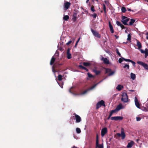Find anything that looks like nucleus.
<instances>
[{
	"mask_svg": "<svg viewBox=\"0 0 148 148\" xmlns=\"http://www.w3.org/2000/svg\"><path fill=\"white\" fill-rule=\"evenodd\" d=\"M96 86H97V84L96 85H95L91 87L90 88L86 90L85 91H84V92L81 93L79 94H75L74 93L71 92V88L69 89V92L71 93H72V94H73L74 95H84L87 94L88 93V92L89 91L93 89V88H95V87Z\"/></svg>",
	"mask_w": 148,
	"mask_h": 148,
	"instance_id": "obj_1",
	"label": "nucleus"
},
{
	"mask_svg": "<svg viewBox=\"0 0 148 148\" xmlns=\"http://www.w3.org/2000/svg\"><path fill=\"white\" fill-rule=\"evenodd\" d=\"M125 134L124 132V130L123 128H122L121 130V133H116L114 136L115 138L118 139V138L121 137V139L123 140L125 139Z\"/></svg>",
	"mask_w": 148,
	"mask_h": 148,
	"instance_id": "obj_2",
	"label": "nucleus"
},
{
	"mask_svg": "<svg viewBox=\"0 0 148 148\" xmlns=\"http://www.w3.org/2000/svg\"><path fill=\"white\" fill-rule=\"evenodd\" d=\"M121 100L124 103H126L128 101V97L127 93H123L122 95Z\"/></svg>",
	"mask_w": 148,
	"mask_h": 148,
	"instance_id": "obj_3",
	"label": "nucleus"
},
{
	"mask_svg": "<svg viewBox=\"0 0 148 148\" xmlns=\"http://www.w3.org/2000/svg\"><path fill=\"white\" fill-rule=\"evenodd\" d=\"M115 71H112L110 69H105V73H106L108 74L109 76H110L113 75L115 73Z\"/></svg>",
	"mask_w": 148,
	"mask_h": 148,
	"instance_id": "obj_4",
	"label": "nucleus"
},
{
	"mask_svg": "<svg viewBox=\"0 0 148 148\" xmlns=\"http://www.w3.org/2000/svg\"><path fill=\"white\" fill-rule=\"evenodd\" d=\"M129 19L127 17L125 16H123L122 17V20L121 21L125 25H128V24H127V22L129 21Z\"/></svg>",
	"mask_w": 148,
	"mask_h": 148,
	"instance_id": "obj_5",
	"label": "nucleus"
},
{
	"mask_svg": "<svg viewBox=\"0 0 148 148\" xmlns=\"http://www.w3.org/2000/svg\"><path fill=\"white\" fill-rule=\"evenodd\" d=\"M138 64L143 66L145 69L148 70V65L143 62L140 61H138L137 62Z\"/></svg>",
	"mask_w": 148,
	"mask_h": 148,
	"instance_id": "obj_6",
	"label": "nucleus"
},
{
	"mask_svg": "<svg viewBox=\"0 0 148 148\" xmlns=\"http://www.w3.org/2000/svg\"><path fill=\"white\" fill-rule=\"evenodd\" d=\"M123 119V117L121 116H116L111 117V120L115 121H121Z\"/></svg>",
	"mask_w": 148,
	"mask_h": 148,
	"instance_id": "obj_7",
	"label": "nucleus"
},
{
	"mask_svg": "<svg viewBox=\"0 0 148 148\" xmlns=\"http://www.w3.org/2000/svg\"><path fill=\"white\" fill-rule=\"evenodd\" d=\"M101 106H105L104 102L102 100L98 102L97 104L96 108L98 109Z\"/></svg>",
	"mask_w": 148,
	"mask_h": 148,
	"instance_id": "obj_8",
	"label": "nucleus"
},
{
	"mask_svg": "<svg viewBox=\"0 0 148 148\" xmlns=\"http://www.w3.org/2000/svg\"><path fill=\"white\" fill-rule=\"evenodd\" d=\"M91 31L95 37L100 38L101 36L99 33L96 31L93 30L92 29H91Z\"/></svg>",
	"mask_w": 148,
	"mask_h": 148,
	"instance_id": "obj_9",
	"label": "nucleus"
},
{
	"mask_svg": "<svg viewBox=\"0 0 148 148\" xmlns=\"http://www.w3.org/2000/svg\"><path fill=\"white\" fill-rule=\"evenodd\" d=\"M134 102L136 106L138 108H140V104L136 97H134Z\"/></svg>",
	"mask_w": 148,
	"mask_h": 148,
	"instance_id": "obj_10",
	"label": "nucleus"
},
{
	"mask_svg": "<svg viewBox=\"0 0 148 148\" xmlns=\"http://www.w3.org/2000/svg\"><path fill=\"white\" fill-rule=\"evenodd\" d=\"M107 129L106 127L103 128L101 130V135L102 137L107 132Z\"/></svg>",
	"mask_w": 148,
	"mask_h": 148,
	"instance_id": "obj_11",
	"label": "nucleus"
},
{
	"mask_svg": "<svg viewBox=\"0 0 148 148\" xmlns=\"http://www.w3.org/2000/svg\"><path fill=\"white\" fill-rule=\"evenodd\" d=\"M71 5V3L68 2L66 1L64 3V9L65 10H66L69 8Z\"/></svg>",
	"mask_w": 148,
	"mask_h": 148,
	"instance_id": "obj_12",
	"label": "nucleus"
},
{
	"mask_svg": "<svg viewBox=\"0 0 148 148\" xmlns=\"http://www.w3.org/2000/svg\"><path fill=\"white\" fill-rule=\"evenodd\" d=\"M66 57L68 59H70L71 58V55L70 52V49L68 48L67 51Z\"/></svg>",
	"mask_w": 148,
	"mask_h": 148,
	"instance_id": "obj_13",
	"label": "nucleus"
},
{
	"mask_svg": "<svg viewBox=\"0 0 148 148\" xmlns=\"http://www.w3.org/2000/svg\"><path fill=\"white\" fill-rule=\"evenodd\" d=\"M75 117L76 119V123H79L81 121V117L78 115L75 114Z\"/></svg>",
	"mask_w": 148,
	"mask_h": 148,
	"instance_id": "obj_14",
	"label": "nucleus"
},
{
	"mask_svg": "<svg viewBox=\"0 0 148 148\" xmlns=\"http://www.w3.org/2000/svg\"><path fill=\"white\" fill-rule=\"evenodd\" d=\"M101 60L103 61L104 63L106 64H109V60L106 58H104L103 57H102L101 58Z\"/></svg>",
	"mask_w": 148,
	"mask_h": 148,
	"instance_id": "obj_15",
	"label": "nucleus"
},
{
	"mask_svg": "<svg viewBox=\"0 0 148 148\" xmlns=\"http://www.w3.org/2000/svg\"><path fill=\"white\" fill-rule=\"evenodd\" d=\"M122 108V104H119L114 110H112L111 111H117L120 110Z\"/></svg>",
	"mask_w": 148,
	"mask_h": 148,
	"instance_id": "obj_16",
	"label": "nucleus"
},
{
	"mask_svg": "<svg viewBox=\"0 0 148 148\" xmlns=\"http://www.w3.org/2000/svg\"><path fill=\"white\" fill-rule=\"evenodd\" d=\"M134 144V142L133 141H131L130 143H128L126 147L127 148H131Z\"/></svg>",
	"mask_w": 148,
	"mask_h": 148,
	"instance_id": "obj_17",
	"label": "nucleus"
},
{
	"mask_svg": "<svg viewBox=\"0 0 148 148\" xmlns=\"http://www.w3.org/2000/svg\"><path fill=\"white\" fill-rule=\"evenodd\" d=\"M122 58L123 59V60H124L125 61L129 62H132L134 66H135V63L134 62L132 61V60L129 59H125L123 57H122Z\"/></svg>",
	"mask_w": 148,
	"mask_h": 148,
	"instance_id": "obj_18",
	"label": "nucleus"
},
{
	"mask_svg": "<svg viewBox=\"0 0 148 148\" xmlns=\"http://www.w3.org/2000/svg\"><path fill=\"white\" fill-rule=\"evenodd\" d=\"M116 24L118 26H120L122 29L125 28V27L121 23L118 21H116Z\"/></svg>",
	"mask_w": 148,
	"mask_h": 148,
	"instance_id": "obj_19",
	"label": "nucleus"
},
{
	"mask_svg": "<svg viewBox=\"0 0 148 148\" xmlns=\"http://www.w3.org/2000/svg\"><path fill=\"white\" fill-rule=\"evenodd\" d=\"M109 24L110 31L112 33H113L114 32V30L112 26V25L110 21L109 22Z\"/></svg>",
	"mask_w": 148,
	"mask_h": 148,
	"instance_id": "obj_20",
	"label": "nucleus"
},
{
	"mask_svg": "<svg viewBox=\"0 0 148 148\" xmlns=\"http://www.w3.org/2000/svg\"><path fill=\"white\" fill-rule=\"evenodd\" d=\"M136 41L137 45L138 47V49H140L142 47L141 44L138 40H136Z\"/></svg>",
	"mask_w": 148,
	"mask_h": 148,
	"instance_id": "obj_21",
	"label": "nucleus"
},
{
	"mask_svg": "<svg viewBox=\"0 0 148 148\" xmlns=\"http://www.w3.org/2000/svg\"><path fill=\"white\" fill-rule=\"evenodd\" d=\"M130 78L132 80H134L136 78L135 74L132 73H131Z\"/></svg>",
	"mask_w": 148,
	"mask_h": 148,
	"instance_id": "obj_22",
	"label": "nucleus"
},
{
	"mask_svg": "<svg viewBox=\"0 0 148 148\" xmlns=\"http://www.w3.org/2000/svg\"><path fill=\"white\" fill-rule=\"evenodd\" d=\"M77 14L76 12H75L73 13V18H72L73 20L74 21H75L77 19Z\"/></svg>",
	"mask_w": 148,
	"mask_h": 148,
	"instance_id": "obj_23",
	"label": "nucleus"
},
{
	"mask_svg": "<svg viewBox=\"0 0 148 148\" xmlns=\"http://www.w3.org/2000/svg\"><path fill=\"white\" fill-rule=\"evenodd\" d=\"M123 86L121 85H119L116 87V89L119 91L121 90L123 88Z\"/></svg>",
	"mask_w": 148,
	"mask_h": 148,
	"instance_id": "obj_24",
	"label": "nucleus"
},
{
	"mask_svg": "<svg viewBox=\"0 0 148 148\" xmlns=\"http://www.w3.org/2000/svg\"><path fill=\"white\" fill-rule=\"evenodd\" d=\"M135 20L133 19H130V22L128 25H132L135 22Z\"/></svg>",
	"mask_w": 148,
	"mask_h": 148,
	"instance_id": "obj_25",
	"label": "nucleus"
},
{
	"mask_svg": "<svg viewBox=\"0 0 148 148\" xmlns=\"http://www.w3.org/2000/svg\"><path fill=\"white\" fill-rule=\"evenodd\" d=\"M55 60V59L54 57H53L52 58H51L50 62V64L51 65H52L53 64Z\"/></svg>",
	"mask_w": 148,
	"mask_h": 148,
	"instance_id": "obj_26",
	"label": "nucleus"
},
{
	"mask_svg": "<svg viewBox=\"0 0 148 148\" xmlns=\"http://www.w3.org/2000/svg\"><path fill=\"white\" fill-rule=\"evenodd\" d=\"M63 19L64 20L67 21L69 19V16L68 15H64Z\"/></svg>",
	"mask_w": 148,
	"mask_h": 148,
	"instance_id": "obj_27",
	"label": "nucleus"
},
{
	"mask_svg": "<svg viewBox=\"0 0 148 148\" xmlns=\"http://www.w3.org/2000/svg\"><path fill=\"white\" fill-rule=\"evenodd\" d=\"M93 71L97 75H98L100 73V71H99L97 70L96 69H94V70H93Z\"/></svg>",
	"mask_w": 148,
	"mask_h": 148,
	"instance_id": "obj_28",
	"label": "nucleus"
},
{
	"mask_svg": "<svg viewBox=\"0 0 148 148\" xmlns=\"http://www.w3.org/2000/svg\"><path fill=\"white\" fill-rule=\"evenodd\" d=\"M115 112H110L108 117L107 118V120H108L110 119V118H111V116Z\"/></svg>",
	"mask_w": 148,
	"mask_h": 148,
	"instance_id": "obj_29",
	"label": "nucleus"
},
{
	"mask_svg": "<svg viewBox=\"0 0 148 148\" xmlns=\"http://www.w3.org/2000/svg\"><path fill=\"white\" fill-rule=\"evenodd\" d=\"M59 52L58 51H56L53 57H55L56 58H57V57H58V56H59Z\"/></svg>",
	"mask_w": 148,
	"mask_h": 148,
	"instance_id": "obj_30",
	"label": "nucleus"
},
{
	"mask_svg": "<svg viewBox=\"0 0 148 148\" xmlns=\"http://www.w3.org/2000/svg\"><path fill=\"white\" fill-rule=\"evenodd\" d=\"M145 58H146L148 56V49H145Z\"/></svg>",
	"mask_w": 148,
	"mask_h": 148,
	"instance_id": "obj_31",
	"label": "nucleus"
},
{
	"mask_svg": "<svg viewBox=\"0 0 148 148\" xmlns=\"http://www.w3.org/2000/svg\"><path fill=\"white\" fill-rule=\"evenodd\" d=\"M96 146L98 147L99 148H103V144H98L97 146L96 145Z\"/></svg>",
	"mask_w": 148,
	"mask_h": 148,
	"instance_id": "obj_32",
	"label": "nucleus"
},
{
	"mask_svg": "<svg viewBox=\"0 0 148 148\" xmlns=\"http://www.w3.org/2000/svg\"><path fill=\"white\" fill-rule=\"evenodd\" d=\"M121 10L122 12L123 13L125 12L126 11V8L124 7H123L121 8Z\"/></svg>",
	"mask_w": 148,
	"mask_h": 148,
	"instance_id": "obj_33",
	"label": "nucleus"
},
{
	"mask_svg": "<svg viewBox=\"0 0 148 148\" xmlns=\"http://www.w3.org/2000/svg\"><path fill=\"white\" fill-rule=\"evenodd\" d=\"M76 131L77 133L79 134L81 132V130L80 128H76Z\"/></svg>",
	"mask_w": 148,
	"mask_h": 148,
	"instance_id": "obj_34",
	"label": "nucleus"
},
{
	"mask_svg": "<svg viewBox=\"0 0 148 148\" xmlns=\"http://www.w3.org/2000/svg\"><path fill=\"white\" fill-rule=\"evenodd\" d=\"M98 143H99L98 136V135L97 134L96 144L97 146L98 144Z\"/></svg>",
	"mask_w": 148,
	"mask_h": 148,
	"instance_id": "obj_35",
	"label": "nucleus"
},
{
	"mask_svg": "<svg viewBox=\"0 0 148 148\" xmlns=\"http://www.w3.org/2000/svg\"><path fill=\"white\" fill-rule=\"evenodd\" d=\"M131 39V36L130 34H129L127 35V40L128 41H130Z\"/></svg>",
	"mask_w": 148,
	"mask_h": 148,
	"instance_id": "obj_36",
	"label": "nucleus"
},
{
	"mask_svg": "<svg viewBox=\"0 0 148 148\" xmlns=\"http://www.w3.org/2000/svg\"><path fill=\"white\" fill-rule=\"evenodd\" d=\"M116 53L117 54L119 55V56L120 57H121V54L120 52H119L118 49H116Z\"/></svg>",
	"mask_w": 148,
	"mask_h": 148,
	"instance_id": "obj_37",
	"label": "nucleus"
},
{
	"mask_svg": "<svg viewBox=\"0 0 148 148\" xmlns=\"http://www.w3.org/2000/svg\"><path fill=\"white\" fill-rule=\"evenodd\" d=\"M83 64L85 66H87L90 65V63L88 62H84L83 63Z\"/></svg>",
	"mask_w": 148,
	"mask_h": 148,
	"instance_id": "obj_38",
	"label": "nucleus"
},
{
	"mask_svg": "<svg viewBox=\"0 0 148 148\" xmlns=\"http://www.w3.org/2000/svg\"><path fill=\"white\" fill-rule=\"evenodd\" d=\"M62 76L61 75H59L58 76V80L59 81L62 80Z\"/></svg>",
	"mask_w": 148,
	"mask_h": 148,
	"instance_id": "obj_39",
	"label": "nucleus"
},
{
	"mask_svg": "<svg viewBox=\"0 0 148 148\" xmlns=\"http://www.w3.org/2000/svg\"><path fill=\"white\" fill-rule=\"evenodd\" d=\"M97 14L96 13H94L92 15V16L93 17V18H95L97 17Z\"/></svg>",
	"mask_w": 148,
	"mask_h": 148,
	"instance_id": "obj_40",
	"label": "nucleus"
},
{
	"mask_svg": "<svg viewBox=\"0 0 148 148\" xmlns=\"http://www.w3.org/2000/svg\"><path fill=\"white\" fill-rule=\"evenodd\" d=\"M87 74H88V77H89L90 78H92V77H93V75L91 74H90V73H87Z\"/></svg>",
	"mask_w": 148,
	"mask_h": 148,
	"instance_id": "obj_41",
	"label": "nucleus"
},
{
	"mask_svg": "<svg viewBox=\"0 0 148 148\" xmlns=\"http://www.w3.org/2000/svg\"><path fill=\"white\" fill-rule=\"evenodd\" d=\"M123 68H127V69H129V66L128 64H126L124 66Z\"/></svg>",
	"mask_w": 148,
	"mask_h": 148,
	"instance_id": "obj_42",
	"label": "nucleus"
},
{
	"mask_svg": "<svg viewBox=\"0 0 148 148\" xmlns=\"http://www.w3.org/2000/svg\"><path fill=\"white\" fill-rule=\"evenodd\" d=\"M80 38L79 37L78 39V40L76 42V43H75V47H76L77 45V44L79 42V40H80Z\"/></svg>",
	"mask_w": 148,
	"mask_h": 148,
	"instance_id": "obj_43",
	"label": "nucleus"
},
{
	"mask_svg": "<svg viewBox=\"0 0 148 148\" xmlns=\"http://www.w3.org/2000/svg\"><path fill=\"white\" fill-rule=\"evenodd\" d=\"M103 10L104 11L105 13H106V7L105 5L104 4H103Z\"/></svg>",
	"mask_w": 148,
	"mask_h": 148,
	"instance_id": "obj_44",
	"label": "nucleus"
},
{
	"mask_svg": "<svg viewBox=\"0 0 148 148\" xmlns=\"http://www.w3.org/2000/svg\"><path fill=\"white\" fill-rule=\"evenodd\" d=\"M91 10L94 12L95 11V10L94 8V7L93 6H92L91 8Z\"/></svg>",
	"mask_w": 148,
	"mask_h": 148,
	"instance_id": "obj_45",
	"label": "nucleus"
},
{
	"mask_svg": "<svg viewBox=\"0 0 148 148\" xmlns=\"http://www.w3.org/2000/svg\"><path fill=\"white\" fill-rule=\"evenodd\" d=\"M121 58L122 57H121ZM123 59L121 58H120L119 60V63H121L123 61Z\"/></svg>",
	"mask_w": 148,
	"mask_h": 148,
	"instance_id": "obj_46",
	"label": "nucleus"
},
{
	"mask_svg": "<svg viewBox=\"0 0 148 148\" xmlns=\"http://www.w3.org/2000/svg\"><path fill=\"white\" fill-rule=\"evenodd\" d=\"M139 50L142 53L145 54V51H144V50H143L142 49H139Z\"/></svg>",
	"mask_w": 148,
	"mask_h": 148,
	"instance_id": "obj_47",
	"label": "nucleus"
},
{
	"mask_svg": "<svg viewBox=\"0 0 148 148\" xmlns=\"http://www.w3.org/2000/svg\"><path fill=\"white\" fill-rule=\"evenodd\" d=\"M72 42V41L71 40H70L69 41L66 43V45H69V44H70Z\"/></svg>",
	"mask_w": 148,
	"mask_h": 148,
	"instance_id": "obj_48",
	"label": "nucleus"
},
{
	"mask_svg": "<svg viewBox=\"0 0 148 148\" xmlns=\"http://www.w3.org/2000/svg\"><path fill=\"white\" fill-rule=\"evenodd\" d=\"M106 77H105V78H104L103 79H102V80L101 81H100L99 82H98V83L95 84V85H96L97 84V85H98V84H99L100 83H101V82H102L104 79H106Z\"/></svg>",
	"mask_w": 148,
	"mask_h": 148,
	"instance_id": "obj_49",
	"label": "nucleus"
},
{
	"mask_svg": "<svg viewBox=\"0 0 148 148\" xmlns=\"http://www.w3.org/2000/svg\"><path fill=\"white\" fill-rule=\"evenodd\" d=\"M106 77H105V78H104L103 79H102V80L101 81H100L99 82H98V83L95 84V85H96L97 84V85H98V84H99L100 83H101V82H102L104 79H106Z\"/></svg>",
	"mask_w": 148,
	"mask_h": 148,
	"instance_id": "obj_50",
	"label": "nucleus"
},
{
	"mask_svg": "<svg viewBox=\"0 0 148 148\" xmlns=\"http://www.w3.org/2000/svg\"><path fill=\"white\" fill-rule=\"evenodd\" d=\"M106 77H105V78H104L103 79H102V80L101 81H100L99 82H98V83L95 84V85H96L97 84V85H98V84H99L100 83H101V82H102L104 79H106Z\"/></svg>",
	"mask_w": 148,
	"mask_h": 148,
	"instance_id": "obj_51",
	"label": "nucleus"
},
{
	"mask_svg": "<svg viewBox=\"0 0 148 148\" xmlns=\"http://www.w3.org/2000/svg\"><path fill=\"white\" fill-rule=\"evenodd\" d=\"M106 77H105V78H104L103 79H102V80L101 81H100L99 82H98V83L95 84V85H96L97 84V85H98V84H99L100 83H101V82H102L104 79H106Z\"/></svg>",
	"mask_w": 148,
	"mask_h": 148,
	"instance_id": "obj_52",
	"label": "nucleus"
},
{
	"mask_svg": "<svg viewBox=\"0 0 148 148\" xmlns=\"http://www.w3.org/2000/svg\"><path fill=\"white\" fill-rule=\"evenodd\" d=\"M106 77H105V78H104L103 79H102V80L101 81H100L99 82H98V83L95 84V85H96L97 84V85H98V84H99L100 83H101V82H102L104 79H106Z\"/></svg>",
	"mask_w": 148,
	"mask_h": 148,
	"instance_id": "obj_53",
	"label": "nucleus"
},
{
	"mask_svg": "<svg viewBox=\"0 0 148 148\" xmlns=\"http://www.w3.org/2000/svg\"><path fill=\"white\" fill-rule=\"evenodd\" d=\"M136 119V121H140L141 119V118L140 117H137Z\"/></svg>",
	"mask_w": 148,
	"mask_h": 148,
	"instance_id": "obj_54",
	"label": "nucleus"
},
{
	"mask_svg": "<svg viewBox=\"0 0 148 148\" xmlns=\"http://www.w3.org/2000/svg\"><path fill=\"white\" fill-rule=\"evenodd\" d=\"M83 69H84L85 70H86V71H88V69H87L86 68H85L84 67H83Z\"/></svg>",
	"mask_w": 148,
	"mask_h": 148,
	"instance_id": "obj_55",
	"label": "nucleus"
},
{
	"mask_svg": "<svg viewBox=\"0 0 148 148\" xmlns=\"http://www.w3.org/2000/svg\"><path fill=\"white\" fill-rule=\"evenodd\" d=\"M79 67L80 68H81L83 69V67H84V66H82V65H80L79 66Z\"/></svg>",
	"mask_w": 148,
	"mask_h": 148,
	"instance_id": "obj_56",
	"label": "nucleus"
},
{
	"mask_svg": "<svg viewBox=\"0 0 148 148\" xmlns=\"http://www.w3.org/2000/svg\"><path fill=\"white\" fill-rule=\"evenodd\" d=\"M114 36L116 37V39H118V38H119V36H117L116 35H115Z\"/></svg>",
	"mask_w": 148,
	"mask_h": 148,
	"instance_id": "obj_57",
	"label": "nucleus"
},
{
	"mask_svg": "<svg viewBox=\"0 0 148 148\" xmlns=\"http://www.w3.org/2000/svg\"><path fill=\"white\" fill-rule=\"evenodd\" d=\"M146 35V38L148 39V32L147 33Z\"/></svg>",
	"mask_w": 148,
	"mask_h": 148,
	"instance_id": "obj_58",
	"label": "nucleus"
},
{
	"mask_svg": "<svg viewBox=\"0 0 148 148\" xmlns=\"http://www.w3.org/2000/svg\"><path fill=\"white\" fill-rule=\"evenodd\" d=\"M58 83V84L59 85V86L62 88H63V86H60L59 84L58 83V82H57Z\"/></svg>",
	"mask_w": 148,
	"mask_h": 148,
	"instance_id": "obj_59",
	"label": "nucleus"
},
{
	"mask_svg": "<svg viewBox=\"0 0 148 148\" xmlns=\"http://www.w3.org/2000/svg\"><path fill=\"white\" fill-rule=\"evenodd\" d=\"M127 9H128V11H131V9H130L128 8Z\"/></svg>",
	"mask_w": 148,
	"mask_h": 148,
	"instance_id": "obj_60",
	"label": "nucleus"
},
{
	"mask_svg": "<svg viewBox=\"0 0 148 148\" xmlns=\"http://www.w3.org/2000/svg\"><path fill=\"white\" fill-rule=\"evenodd\" d=\"M129 91L131 92H134V90H130Z\"/></svg>",
	"mask_w": 148,
	"mask_h": 148,
	"instance_id": "obj_61",
	"label": "nucleus"
},
{
	"mask_svg": "<svg viewBox=\"0 0 148 148\" xmlns=\"http://www.w3.org/2000/svg\"><path fill=\"white\" fill-rule=\"evenodd\" d=\"M90 0H87L86 1V3H88V1H89Z\"/></svg>",
	"mask_w": 148,
	"mask_h": 148,
	"instance_id": "obj_62",
	"label": "nucleus"
},
{
	"mask_svg": "<svg viewBox=\"0 0 148 148\" xmlns=\"http://www.w3.org/2000/svg\"><path fill=\"white\" fill-rule=\"evenodd\" d=\"M111 139H112V138H110V139H109V141H111Z\"/></svg>",
	"mask_w": 148,
	"mask_h": 148,
	"instance_id": "obj_63",
	"label": "nucleus"
},
{
	"mask_svg": "<svg viewBox=\"0 0 148 148\" xmlns=\"http://www.w3.org/2000/svg\"><path fill=\"white\" fill-rule=\"evenodd\" d=\"M145 0V1H147V2H148V0Z\"/></svg>",
	"mask_w": 148,
	"mask_h": 148,
	"instance_id": "obj_64",
	"label": "nucleus"
}]
</instances>
